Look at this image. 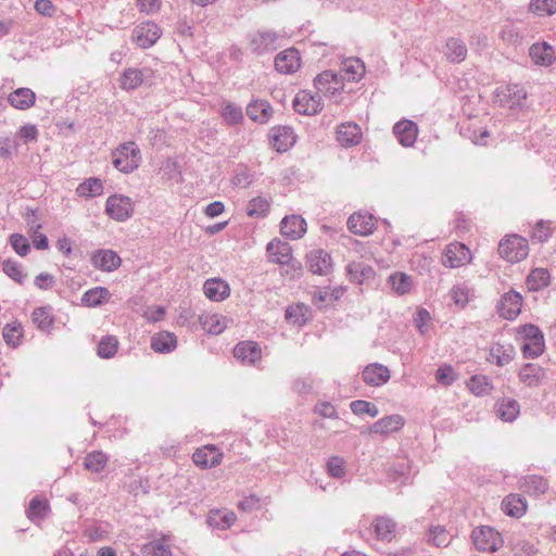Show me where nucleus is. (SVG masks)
I'll return each mask as SVG.
<instances>
[{
  "label": "nucleus",
  "mask_w": 556,
  "mask_h": 556,
  "mask_svg": "<svg viewBox=\"0 0 556 556\" xmlns=\"http://www.w3.org/2000/svg\"><path fill=\"white\" fill-rule=\"evenodd\" d=\"M338 142L345 148L357 146L363 139L361 127L353 122H345L337 127Z\"/></svg>",
  "instance_id": "obj_14"
},
{
  "label": "nucleus",
  "mask_w": 556,
  "mask_h": 556,
  "mask_svg": "<svg viewBox=\"0 0 556 556\" xmlns=\"http://www.w3.org/2000/svg\"><path fill=\"white\" fill-rule=\"evenodd\" d=\"M168 541V535H162L157 540L146 543L141 547V554L143 556H172Z\"/></svg>",
  "instance_id": "obj_32"
},
{
  "label": "nucleus",
  "mask_w": 556,
  "mask_h": 556,
  "mask_svg": "<svg viewBox=\"0 0 556 556\" xmlns=\"http://www.w3.org/2000/svg\"><path fill=\"white\" fill-rule=\"evenodd\" d=\"M144 80L143 72L138 68H127L119 78V86L123 90L137 89Z\"/></svg>",
  "instance_id": "obj_36"
},
{
  "label": "nucleus",
  "mask_w": 556,
  "mask_h": 556,
  "mask_svg": "<svg viewBox=\"0 0 556 556\" xmlns=\"http://www.w3.org/2000/svg\"><path fill=\"white\" fill-rule=\"evenodd\" d=\"M9 102L18 110L30 108L35 102V93L27 88H20L9 96Z\"/></svg>",
  "instance_id": "obj_39"
},
{
  "label": "nucleus",
  "mask_w": 556,
  "mask_h": 556,
  "mask_svg": "<svg viewBox=\"0 0 556 556\" xmlns=\"http://www.w3.org/2000/svg\"><path fill=\"white\" fill-rule=\"evenodd\" d=\"M204 294L212 301H223L229 296V285L220 278H211L204 282Z\"/></svg>",
  "instance_id": "obj_26"
},
{
  "label": "nucleus",
  "mask_w": 556,
  "mask_h": 556,
  "mask_svg": "<svg viewBox=\"0 0 556 556\" xmlns=\"http://www.w3.org/2000/svg\"><path fill=\"white\" fill-rule=\"evenodd\" d=\"M472 253L470 249L458 241L447 244L443 252L442 264L448 268H458L470 264Z\"/></svg>",
  "instance_id": "obj_6"
},
{
  "label": "nucleus",
  "mask_w": 556,
  "mask_h": 556,
  "mask_svg": "<svg viewBox=\"0 0 556 556\" xmlns=\"http://www.w3.org/2000/svg\"><path fill=\"white\" fill-rule=\"evenodd\" d=\"M527 287L530 291H538L549 283V273L545 268H535L531 270L527 278Z\"/></svg>",
  "instance_id": "obj_42"
},
{
  "label": "nucleus",
  "mask_w": 556,
  "mask_h": 556,
  "mask_svg": "<svg viewBox=\"0 0 556 556\" xmlns=\"http://www.w3.org/2000/svg\"><path fill=\"white\" fill-rule=\"evenodd\" d=\"M451 298H452L453 302L455 303V305L463 308L466 306V304L469 301V291L465 287H459V286L454 287L451 290Z\"/></svg>",
  "instance_id": "obj_59"
},
{
  "label": "nucleus",
  "mask_w": 556,
  "mask_h": 556,
  "mask_svg": "<svg viewBox=\"0 0 556 556\" xmlns=\"http://www.w3.org/2000/svg\"><path fill=\"white\" fill-rule=\"evenodd\" d=\"M435 378L439 383L450 386L457 379V375L451 365H443L438 368Z\"/></svg>",
  "instance_id": "obj_56"
},
{
  "label": "nucleus",
  "mask_w": 556,
  "mask_h": 556,
  "mask_svg": "<svg viewBox=\"0 0 556 556\" xmlns=\"http://www.w3.org/2000/svg\"><path fill=\"white\" fill-rule=\"evenodd\" d=\"M275 66L282 74L296 72L301 66L300 52L293 48L281 51L275 59Z\"/></svg>",
  "instance_id": "obj_17"
},
{
  "label": "nucleus",
  "mask_w": 556,
  "mask_h": 556,
  "mask_svg": "<svg viewBox=\"0 0 556 556\" xmlns=\"http://www.w3.org/2000/svg\"><path fill=\"white\" fill-rule=\"evenodd\" d=\"M376 538L383 542H391L395 538V523L386 517H377L372 521Z\"/></svg>",
  "instance_id": "obj_31"
},
{
  "label": "nucleus",
  "mask_w": 556,
  "mask_h": 556,
  "mask_svg": "<svg viewBox=\"0 0 556 556\" xmlns=\"http://www.w3.org/2000/svg\"><path fill=\"white\" fill-rule=\"evenodd\" d=\"M268 260L278 265H289L290 269L286 270L291 278L300 277L303 274V267L300 262H292V248L289 243L279 239H274L267 244Z\"/></svg>",
  "instance_id": "obj_1"
},
{
  "label": "nucleus",
  "mask_w": 556,
  "mask_h": 556,
  "mask_svg": "<svg viewBox=\"0 0 556 556\" xmlns=\"http://www.w3.org/2000/svg\"><path fill=\"white\" fill-rule=\"evenodd\" d=\"M236 520V514L227 508L211 509L207 515V523L219 530L229 529Z\"/></svg>",
  "instance_id": "obj_25"
},
{
  "label": "nucleus",
  "mask_w": 556,
  "mask_h": 556,
  "mask_svg": "<svg viewBox=\"0 0 556 556\" xmlns=\"http://www.w3.org/2000/svg\"><path fill=\"white\" fill-rule=\"evenodd\" d=\"M53 324V316L50 307L37 309V326L42 330L49 329Z\"/></svg>",
  "instance_id": "obj_60"
},
{
  "label": "nucleus",
  "mask_w": 556,
  "mask_h": 556,
  "mask_svg": "<svg viewBox=\"0 0 556 556\" xmlns=\"http://www.w3.org/2000/svg\"><path fill=\"white\" fill-rule=\"evenodd\" d=\"M12 248L20 255H26L29 252V243L28 240L22 235H12L10 239Z\"/></svg>",
  "instance_id": "obj_61"
},
{
  "label": "nucleus",
  "mask_w": 556,
  "mask_h": 556,
  "mask_svg": "<svg viewBox=\"0 0 556 556\" xmlns=\"http://www.w3.org/2000/svg\"><path fill=\"white\" fill-rule=\"evenodd\" d=\"M390 379V370L378 363L367 365L363 370V380L370 387H380Z\"/></svg>",
  "instance_id": "obj_19"
},
{
  "label": "nucleus",
  "mask_w": 556,
  "mask_h": 556,
  "mask_svg": "<svg viewBox=\"0 0 556 556\" xmlns=\"http://www.w3.org/2000/svg\"><path fill=\"white\" fill-rule=\"evenodd\" d=\"M177 345L176 336L168 331L154 334L151 339V348L157 353L172 352Z\"/></svg>",
  "instance_id": "obj_34"
},
{
  "label": "nucleus",
  "mask_w": 556,
  "mask_h": 556,
  "mask_svg": "<svg viewBox=\"0 0 556 556\" xmlns=\"http://www.w3.org/2000/svg\"><path fill=\"white\" fill-rule=\"evenodd\" d=\"M108 464V456L101 451H93L86 455L84 466L87 470L92 472L102 471Z\"/></svg>",
  "instance_id": "obj_44"
},
{
  "label": "nucleus",
  "mask_w": 556,
  "mask_h": 556,
  "mask_svg": "<svg viewBox=\"0 0 556 556\" xmlns=\"http://www.w3.org/2000/svg\"><path fill=\"white\" fill-rule=\"evenodd\" d=\"M392 290L400 294H406L412 288V278L404 273H395L389 277Z\"/></svg>",
  "instance_id": "obj_48"
},
{
  "label": "nucleus",
  "mask_w": 556,
  "mask_h": 556,
  "mask_svg": "<svg viewBox=\"0 0 556 556\" xmlns=\"http://www.w3.org/2000/svg\"><path fill=\"white\" fill-rule=\"evenodd\" d=\"M502 509L508 516L520 518L527 511V503L521 496L509 494L503 500Z\"/></svg>",
  "instance_id": "obj_33"
},
{
  "label": "nucleus",
  "mask_w": 556,
  "mask_h": 556,
  "mask_svg": "<svg viewBox=\"0 0 556 556\" xmlns=\"http://www.w3.org/2000/svg\"><path fill=\"white\" fill-rule=\"evenodd\" d=\"M293 108L300 114L315 115L323 109V102L318 94L302 90L296 93Z\"/></svg>",
  "instance_id": "obj_12"
},
{
  "label": "nucleus",
  "mask_w": 556,
  "mask_h": 556,
  "mask_svg": "<svg viewBox=\"0 0 556 556\" xmlns=\"http://www.w3.org/2000/svg\"><path fill=\"white\" fill-rule=\"evenodd\" d=\"M76 192L83 198L100 197L103 193V182L99 178H88L78 185Z\"/></svg>",
  "instance_id": "obj_41"
},
{
  "label": "nucleus",
  "mask_w": 556,
  "mask_h": 556,
  "mask_svg": "<svg viewBox=\"0 0 556 556\" xmlns=\"http://www.w3.org/2000/svg\"><path fill=\"white\" fill-rule=\"evenodd\" d=\"M161 34V28L156 24L146 22L135 27L132 30V40L138 47L147 49L159 40Z\"/></svg>",
  "instance_id": "obj_10"
},
{
  "label": "nucleus",
  "mask_w": 556,
  "mask_h": 556,
  "mask_svg": "<svg viewBox=\"0 0 556 556\" xmlns=\"http://www.w3.org/2000/svg\"><path fill=\"white\" fill-rule=\"evenodd\" d=\"M306 265L315 275H327L332 266L331 257L323 250L311 251L306 255Z\"/></svg>",
  "instance_id": "obj_18"
},
{
  "label": "nucleus",
  "mask_w": 556,
  "mask_h": 556,
  "mask_svg": "<svg viewBox=\"0 0 556 556\" xmlns=\"http://www.w3.org/2000/svg\"><path fill=\"white\" fill-rule=\"evenodd\" d=\"M554 231V226L552 222H538L532 229L531 238L533 241L544 242L546 241Z\"/></svg>",
  "instance_id": "obj_49"
},
{
  "label": "nucleus",
  "mask_w": 556,
  "mask_h": 556,
  "mask_svg": "<svg viewBox=\"0 0 556 556\" xmlns=\"http://www.w3.org/2000/svg\"><path fill=\"white\" fill-rule=\"evenodd\" d=\"M542 376V368L534 364H526L519 371L520 381L528 387L536 386Z\"/></svg>",
  "instance_id": "obj_43"
},
{
  "label": "nucleus",
  "mask_w": 556,
  "mask_h": 556,
  "mask_svg": "<svg viewBox=\"0 0 556 556\" xmlns=\"http://www.w3.org/2000/svg\"><path fill=\"white\" fill-rule=\"evenodd\" d=\"M469 390L476 395L488 394L492 386L485 376H473L468 381Z\"/></svg>",
  "instance_id": "obj_51"
},
{
  "label": "nucleus",
  "mask_w": 556,
  "mask_h": 556,
  "mask_svg": "<svg viewBox=\"0 0 556 556\" xmlns=\"http://www.w3.org/2000/svg\"><path fill=\"white\" fill-rule=\"evenodd\" d=\"M428 542L437 547L447 546L450 543L448 533L444 527H431L429 529Z\"/></svg>",
  "instance_id": "obj_52"
},
{
  "label": "nucleus",
  "mask_w": 556,
  "mask_h": 556,
  "mask_svg": "<svg viewBox=\"0 0 556 556\" xmlns=\"http://www.w3.org/2000/svg\"><path fill=\"white\" fill-rule=\"evenodd\" d=\"M522 296L515 291L505 293L498 304V313L505 319H515L521 312Z\"/></svg>",
  "instance_id": "obj_16"
},
{
  "label": "nucleus",
  "mask_w": 556,
  "mask_h": 556,
  "mask_svg": "<svg viewBox=\"0 0 556 556\" xmlns=\"http://www.w3.org/2000/svg\"><path fill=\"white\" fill-rule=\"evenodd\" d=\"M3 271L16 282H22L23 278L25 277L21 266L11 260H8L3 263Z\"/></svg>",
  "instance_id": "obj_58"
},
{
  "label": "nucleus",
  "mask_w": 556,
  "mask_h": 556,
  "mask_svg": "<svg viewBox=\"0 0 556 556\" xmlns=\"http://www.w3.org/2000/svg\"><path fill=\"white\" fill-rule=\"evenodd\" d=\"M105 212L111 218L117 222H124L131 216L134 202L126 195H110L106 200Z\"/></svg>",
  "instance_id": "obj_7"
},
{
  "label": "nucleus",
  "mask_w": 556,
  "mask_h": 556,
  "mask_svg": "<svg viewBox=\"0 0 556 556\" xmlns=\"http://www.w3.org/2000/svg\"><path fill=\"white\" fill-rule=\"evenodd\" d=\"M318 92L326 96H334L344 89V81L341 76L332 71H324L314 80Z\"/></svg>",
  "instance_id": "obj_11"
},
{
  "label": "nucleus",
  "mask_w": 556,
  "mask_h": 556,
  "mask_svg": "<svg viewBox=\"0 0 556 556\" xmlns=\"http://www.w3.org/2000/svg\"><path fill=\"white\" fill-rule=\"evenodd\" d=\"M351 410L355 415H369L370 417H376L379 414V409L376 405L370 402L364 400H356L350 404Z\"/></svg>",
  "instance_id": "obj_54"
},
{
  "label": "nucleus",
  "mask_w": 556,
  "mask_h": 556,
  "mask_svg": "<svg viewBox=\"0 0 556 556\" xmlns=\"http://www.w3.org/2000/svg\"><path fill=\"white\" fill-rule=\"evenodd\" d=\"M530 56L535 64L546 66L552 64L554 60V50L549 45L545 42L534 43L530 48Z\"/></svg>",
  "instance_id": "obj_35"
},
{
  "label": "nucleus",
  "mask_w": 556,
  "mask_h": 556,
  "mask_svg": "<svg viewBox=\"0 0 556 556\" xmlns=\"http://www.w3.org/2000/svg\"><path fill=\"white\" fill-rule=\"evenodd\" d=\"M223 458V452L213 444L199 447L192 454V460L194 465L202 469H208L220 465Z\"/></svg>",
  "instance_id": "obj_8"
},
{
  "label": "nucleus",
  "mask_w": 556,
  "mask_h": 556,
  "mask_svg": "<svg viewBox=\"0 0 556 556\" xmlns=\"http://www.w3.org/2000/svg\"><path fill=\"white\" fill-rule=\"evenodd\" d=\"M327 472L333 478H342L346 472V462L343 457L331 456L327 460Z\"/></svg>",
  "instance_id": "obj_50"
},
{
  "label": "nucleus",
  "mask_w": 556,
  "mask_h": 556,
  "mask_svg": "<svg viewBox=\"0 0 556 556\" xmlns=\"http://www.w3.org/2000/svg\"><path fill=\"white\" fill-rule=\"evenodd\" d=\"M518 340L526 357H536L544 351V337L534 325H525L518 330Z\"/></svg>",
  "instance_id": "obj_4"
},
{
  "label": "nucleus",
  "mask_w": 556,
  "mask_h": 556,
  "mask_svg": "<svg viewBox=\"0 0 556 556\" xmlns=\"http://www.w3.org/2000/svg\"><path fill=\"white\" fill-rule=\"evenodd\" d=\"M515 356V349L511 344H494L489 354V362L503 367L509 364Z\"/></svg>",
  "instance_id": "obj_28"
},
{
  "label": "nucleus",
  "mask_w": 556,
  "mask_h": 556,
  "mask_svg": "<svg viewBox=\"0 0 556 556\" xmlns=\"http://www.w3.org/2000/svg\"><path fill=\"white\" fill-rule=\"evenodd\" d=\"M3 338L9 345L15 346L22 338L20 325H7L3 329Z\"/></svg>",
  "instance_id": "obj_57"
},
{
  "label": "nucleus",
  "mask_w": 556,
  "mask_h": 556,
  "mask_svg": "<svg viewBox=\"0 0 556 556\" xmlns=\"http://www.w3.org/2000/svg\"><path fill=\"white\" fill-rule=\"evenodd\" d=\"M304 307L301 305L291 306L286 312V318L298 325H302L304 323Z\"/></svg>",
  "instance_id": "obj_63"
},
{
  "label": "nucleus",
  "mask_w": 556,
  "mask_h": 556,
  "mask_svg": "<svg viewBox=\"0 0 556 556\" xmlns=\"http://www.w3.org/2000/svg\"><path fill=\"white\" fill-rule=\"evenodd\" d=\"M405 426V418L400 414H393L389 416H384L377 421H375L369 427V432L374 434H379L383 437H388L392 433L399 432Z\"/></svg>",
  "instance_id": "obj_13"
},
{
  "label": "nucleus",
  "mask_w": 556,
  "mask_h": 556,
  "mask_svg": "<svg viewBox=\"0 0 556 556\" xmlns=\"http://www.w3.org/2000/svg\"><path fill=\"white\" fill-rule=\"evenodd\" d=\"M514 551L517 556H532L535 554V547L527 541H519L514 545Z\"/></svg>",
  "instance_id": "obj_64"
},
{
  "label": "nucleus",
  "mask_w": 556,
  "mask_h": 556,
  "mask_svg": "<svg viewBox=\"0 0 556 556\" xmlns=\"http://www.w3.org/2000/svg\"><path fill=\"white\" fill-rule=\"evenodd\" d=\"M136 4L141 13L152 14L161 9L162 0H136Z\"/></svg>",
  "instance_id": "obj_62"
},
{
  "label": "nucleus",
  "mask_w": 556,
  "mask_h": 556,
  "mask_svg": "<svg viewBox=\"0 0 556 556\" xmlns=\"http://www.w3.org/2000/svg\"><path fill=\"white\" fill-rule=\"evenodd\" d=\"M496 412L503 421H513L518 417L520 406L514 399H503L497 403Z\"/></svg>",
  "instance_id": "obj_37"
},
{
  "label": "nucleus",
  "mask_w": 556,
  "mask_h": 556,
  "mask_svg": "<svg viewBox=\"0 0 556 556\" xmlns=\"http://www.w3.org/2000/svg\"><path fill=\"white\" fill-rule=\"evenodd\" d=\"M393 132L402 146L412 147L416 142L418 127L414 122L403 119L394 125Z\"/></svg>",
  "instance_id": "obj_21"
},
{
  "label": "nucleus",
  "mask_w": 556,
  "mask_h": 556,
  "mask_svg": "<svg viewBox=\"0 0 556 556\" xmlns=\"http://www.w3.org/2000/svg\"><path fill=\"white\" fill-rule=\"evenodd\" d=\"M247 114L252 121L264 124L271 117L273 109L267 101L255 100L247 106Z\"/></svg>",
  "instance_id": "obj_27"
},
{
  "label": "nucleus",
  "mask_w": 556,
  "mask_h": 556,
  "mask_svg": "<svg viewBox=\"0 0 556 556\" xmlns=\"http://www.w3.org/2000/svg\"><path fill=\"white\" fill-rule=\"evenodd\" d=\"M200 324L207 333L219 334L226 327V318L216 313H204L200 316Z\"/></svg>",
  "instance_id": "obj_30"
},
{
  "label": "nucleus",
  "mask_w": 556,
  "mask_h": 556,
  "mask_svg": "<svg viewBox=\"0 0 556 556\" xmlns=\"http://www.w3.org/2000/svg\"><path fill=\"white\" fill-rule=\"evenodd\" d=\"M500 101L509 108L520 105L527 93L519 85H508L498 92Z\"/></svg>",
  "instance_id": "obj_29"
},
{
  "label": "nucleus",
  "mask_w": 556,
  "mask_h": 556,
  "mask_svg": "<svg viewBox=\"0 0 556 556\" xmlns=\"http://www.w3.org/2000/svg\"><path fill=\"white\" fill-rule=\"evenodd\" d=\"M112 159L116 169L128 174L138 168L141 162V151L135 142H126L116 148Z\"/></svg>",
  "instance_id": "obj_2"
},
{
  "label": "nucleus",
  "mask_w": 556,
  "mask_h": 556,
  "mask_svg": "<svg viewBox=\"0 0 556 556\" xmlns=\"http://www.w3.org/2000/svg\"><path fill=\"white\" fill-rule=\"evenodd\" d=\"M498 253L506 262L519 263L529 254L528 240L519 235L505 236L500 241Z\"/></svg>",
  "instance_id": "obj_3"
},
{
  "label": "nucleus",
  "mask_w": 556,
  "mask_h": 556,
  "mask_svg": "<svg viewBox=\"0 0 556 556\" xmlns=\"http://www.w3.org/2000/svg\"><path fill=\"white\" fill-rule=\"evenodd\" d=\"M269 141L277 152H286L294 144L295 136L290 127L277 126L270 129Z\"/></svg>",
  "instance_id": "obj_15"
},
{
  "label": "nucleus",
  "mask_w": 556,
  "mask_h": 556,
  "mask_svg": "<svg viewBox=\"0 0 556 556\" xmlns=\"http://www.w3.org/2000/svg\"><path fill=\"white\" fill-rule=\"evenodd\" d=\"M444 53L451 62L460 63L467 56V47L459 39L450 38L446 41Z\"/></svg>",
  "instance_id": "obj_38"
},
{
  "label": "nucleus",
  "mask_w": 556,
  "mask_h": 556,
  "mask_svg": "<svg viewBox=\"0 0 556 556\" xmlns=\"http://www.w3.org/2000/svg\"><path fill=\"white\" fill-rule=\"evenodd\" d=\"M270 210V202L264 197L253 198L247 207V213L250 217L262 218L267 215Z\"/></svg>",
  "instance_id": "obj_45"
},
{
  "label": "nucleus",
  "mask_w": 556,
  "mask_h": 556,
  "mask_svg": "<svg viewBox=\"0 0 556 556\" xmlns=\"http://www.w3.org/2000/svg\"><path fill=\"white\" fill-rule=\"evenodd\" d=\"M233 355L241 363L250 365L261 359L262 351L257 343L253 341H244L236 345Z\"/></svg>",
  "instance_id": "obj_22"
},
{
  "label": "nucleus",
  "mask_w": 556,
  "mask_h": 556,
  "mask_svg": "<svg viewBox=\"0 0 556 556\" xmlns=\"http://www.w3.org/2000/svg\"><path fill=\"white\" fill-rule=\"evenodd\" d=\"M365 74V65L364 63L356 58H349L344 60L341 64L339 75L343 79V81H358L363 78Z\"/></svg>",
  "instance_id": "obj_23"
},
{
  "label": "nucleus",
  "mask_w": 556,
  "mask_h": 556,
  "mask_svg": "<svg viewBox=\"0 0 556 556\" xmlns=\"http://www.w3.org/2000/svg\"><path fill=\"white\" fill-rule=\"evenodd\" d=\"M530 10L539 15H551L556 12V0H531Z\"/></svg>",
  "instance_id": "obj_55"
},
{
  "label": "nucleus",
  "mask_w": 556,
  "mask_h": 556,
  "mask_svg": "<svg viewBox=\"0 0 556 556\" xmlns=\"http://www.w3.org/2000/svg\"><path fill=\"white\" fill-rule=\"evenodd\" d=\"M111 293L110 291L104 287H97L93 289L88 290L83 295V303L84 305L88 307H94L98 305H101L102 303H105L110 300Z\"/></svg>",
  "instance_id": "obj_40"
},
{
  "label": "nucleus",
  "mask_w": 556,
  "mask_h": 556,
  "mask_svg": "<svg viewBox=\"0 0 556 556\" xmlns=\"http://www.w3.org/2000/svg\"><path fill=\"white\" fill-rule=\"evenodd\" d=\"M375 216L365 211L353 213L348 219V228L351 232L357 236H369L374 232L376 227Z\"/></svg>",
  "instance_id": "obj_9"
},
{
  "label": "nucleus",
  "mask_w": 556,
  "mask_h": 556,
  "mask_svg": "<svg viewBox=\"0 0 556 556\" xmlns=\"http://www.w3.org/2000/svg\"><path fill=\"white\" fill-rule=\"evenodd\" d=\"M521 488L529 495H540L547 491L548 483L542 477L531 476L525 479Z\"/></svg>",
  "instance_id": "obj_46"
},
{
  "label": "nucleus",
  "mask_w": 556,
  "mask_h": 556,
  "mask_svg": "<svg viewBox=\"0 0 556 556\" xmlns=\"http://www.w3.org/2000/svg\"><path fill=\"white\" fill-rule=\"evenodd\" d=\"M280 232L291 240L300 239L306 232V223L298 215L286 216L281 220Z\"/></svg>",
  "instance_id": "obj_20"
},
{
  "label": "nucleus",
  "mask_w": 556,
  "mask_h": 556,
  "mask_svg": "<svg viewBox=\"0 0 556 556\" xmlns=\"http://www.w3.org/2000/svg\"><path fill=\"white\" fill-rule=\"evenodd\" d=\"M471 539L475 546L480 552L494 553L498 551L504 543L500 532L495 529L482 526L472 530Z\"/></svg>",
  "instance_id": "obj_5"
},
{
  "label": "nucleus",
  "mask_w": 556,
  "mask_h": 556,
  "mask_svg": "<svg viewBox=\"0 0 556 556\" xmlns=\"http://www.w3.org/2000/svg\"><path fill=\"white\" fill-rule=\"evenodd\" d=\"M118 350V340L114 336L103 337L97 348V353L102 358L113 357Z\"/></svg>",
  "instance_id": "obj_47"
},
{
  "label": "nucleus",
  "mask_w": 556,
  "mask_h": 556,
  "mask_svg": "<svg viewBox=\"0 0 556 556\" xmlns=\"http://www.w3.org/2000/svg\"><path fill=\"white\" fill-rule=\"evenodd\" d=\"M222 116L224 121L229 125L240 124L243 119L241 109L231 103H227L223 106Z\"/></svg>",
  "instance_id": "obj_53"
},
{
  "label": "nucleus",
  "mask_w": 556,
  "mask_h": 556,
  "mask_svg": "<svg viewBox=\"0 0 556 556\" xmlns=\"http://www.w3.org/2000/svg\"><path fill=\"white\" fill-rule=\"evenodd\" d=\"M96 268L112 271L119 267L121 257L112 250H99L91 257Z\"/></svg>",
  "instance_id": "obj_24"
}]
</instances>
